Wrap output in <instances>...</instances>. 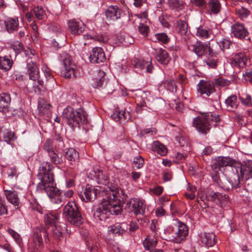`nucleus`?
<instances>
[{
  "label": "nucleus",
  "mask_w": 252,
  "mask_h": 252,
  "mask_svg": "<svg viewBox=\"0 0 252 252\" xmlns=\"http://www.w3.org/2000/svg\"><path fill=\"white\" fill-rule=\"evenodd\" d=\"M27 73L30 80L34 82L33 87L35 92H40L44 87V81L40 78L39 69L36 64L32 61H28L27 65Z\"/></svg>",
  "instance_id": "7"
},
{
  "label": "nucleus",
  "mask_w": 252,
  "mask_h": 252,
  "mask_svg": "<svg viewBox=\"0 0 252 252\" xmlns=\"http://www.w3.org/2000/svg\"><path fill=\"white\" fill-rule=\"evenodd\" d=\"M128 225L129 230L131 232H134L139 228L138 224L136 221H131Z\"/></svg>",
  "instance_id": "63"
},
{
  "label": "nucleus",
  "mask_w": 252,
  "mask_h": 252,
  "mask_svg": "<svg viewBox=\"0 0 252 252\" xmlns=\"http://www.w3.org/2000/svg\"><path fill=\"white\" fill-rule=\"evenodd\" d=\"M241 162L229 157H219L212 165V168L216 175L221 168L227 167L228 172H238L240 170Z\"/></svg>",
  "instance_id": "5"
},
{
  "label": "nucleus",
  "mask_w": 252,
  "mask_h": 252,
  "mask_svg": "<svg viewBox=\"0 0 252 252\" xmlns=\"http://www.w3.org/2000/svg\"><path fill=\"white\" fill-rule=\"evenodd\" d=\"M4 195H5L7 200L11 204H13L15 207L18 208L19 205V199L18 195L15 191L4 189Z\"/></svg>",
  "instance_id": "35"
},
{
  "label": "nucleus",
  "mask_w": 252,
  "mask_h": 252,
  "mask_svg": "<svg viewBox=\"0 0 252 252\" xmlns=\"http://www.w3.org/2000/svg\"><path fill=\"white\" fill-rule=\"evenodd\" d=\"M188 49L193 51L198 56H202L207 50H208L209 55L211 57H216L217 55L218 54L216 52H214L213 49L210 48L207 44L198 43L194 45H188Z\"/></svg>",
  "instance_id": "13"
},
{
  "label": "nucleus",
  "mask_w": 252,
  "mask_h": 252,
  "mask_svg": "<svg viewBox=\"0 0 252 252\" xmlns=\"http://www.w3.org/2000/svg\"><path fill=\"white\" fill-rule=\"evenodd\" d=\"M58 215L54 213H48L44 217V222L48 229L51 228V226L55 224H58L59 220Z\"/></svg>",
  "instance_id": "31"
},
{
  "label": "nucleus",
  "mask_w": 252,
  "mask_h": 252,
  "mask_svg": "<svg viewBox=\"0 0 252 252\" xmlns=\"http://www.w3.org/2000/svg\"><path fill=\"white\" fill-rule=\"evenodd\" d=\"M221 6L218 0H210L205 8L210 13L217 14L220 10Z\"/></svg>",
  "instance_id": "34"
},
{
  "label": "nucleus",
  "mask_w": 252,
  "mask_h": 252,
  "mask_svg": "<svg viewBox=\"0 0 252 252\" xmlns=\"http://www.w3.org/2000/svg\"><path fill=\"white\" fill-rule=\"evenodd\" d=\"M207 200L214 201L216 199L221 200L223 199V195L219 192H215L214 191H208L206 195Z\"/></svg>",
  "instance_id": "44"
},
{
  "label": "nucleus",
  "mask_w": 252,
  "mask_h": 252,
  "mask_svg": "<svg viewBox=\"0 0 252 252\" xmlns=\"http://www.w3.org/2000/svg\"><path fill=\"white\" fill-rule=\"evenodd\" d=\"M231 33L236 38L243 39L248 34L247 30L242 24L235 23L231 26Z\"/></svg>",
  "instance_id": "21"
},
{
  "label": "nucleus",
  "mask_w": 252,
  "mask_h": 252,
  "mask_svg": "<svg viewBox=\"0 0 252 252\" xmlns=\"http://www.w3.org/2000/svg\"><path fill=\"white\" fill-rule=\"evenodd\" d=\"M63 117L71 127H79L88 123V115L81 108L74 111L71 107H67L63 110Z\"/></svg>",
  "instance_id": "3"
},
{
  "label": "nucleus",
  "mask_w": 252,
  "mask_h": 252,
  "mask_svg": "<svg viewBox=\"0 0 252 252\" xmlns=\"http://www.w3.org/2000/svg\"><path fill=\"white\" fill-rule=\"evenodd\" d=\"M4 24L7 31L9 33H12L17 29L19 22L17 19L8 18L4 21Z\"/></svg>",
  "instance_id": "38"
},
{
  "label": "nucleus",
  "mask_w": 252,
  "mask_h": 252,
  "mask_svg": "<svg viewBox=\"0 0 252 252\" xmlns=\"http://www.w3.org/2000/svg\"><path fill=\"white\" fill-rule=\"evenodd\" d=\"M65 157L68 160L71 162H75L79 159V153L74 148H70L66 150L65 152Z\"/></svg>",
  "instance_id": "40"
},
{
  "label": "nucleus",
  "mask_w": 252,
  "mask_h": 252,
  "mask_svg": "<svg viewBox=\"0 0 252 252\" xmlns=\"http://www.w3.org/2000/svg\"><path fill=\"white\" fill-rule=\"evenodd\" d=\"M50 231L53 233V236L56 239H61L63 234L66 230V225L63 222H58V224L53 225Z\"/></svg>",
  "instance_id": "26"
},
{
  "label": "nucleus",
  "mask_w": 252,
  "mask_h": 252,
  "mask_svg": "<svg viewBox=\"0 0 252 252\" xmlns=\"http://www.w3.org/2000/svg\"><path fill=\"white\" fill-rule=\"evenodd\" d=\"M197 89L198 92L201 94H205L209 96L215 91L214 82L209 80H201L197 85Z\"/></svg>",
  "instance_id": "16"
},
{
  "label": "nucleus",
  "mask_w": 252,
  "mask_h": 252,
  "mask_svg": "<svg viewBox=\"0 0 252 252\" xmlns=\"http://www.w3.org/2000/svg\"><path fill=\"white\" fill-rule=\"evenodd\" d=\"M63 65L61 74L65 78H71L76 77L78 76L76 70V64L72 61V58L68 54H63Z\"/></svg>",
  "instance_id": "8"
},
{
  "label": "nucleus",
  "mask_w": 252,
  "mask_h": 252,
  "mask_svg": "<svg viewBox=\"0 0 252 252\" xmlns=\"http://www.w3.org/2000/svg\"><path fill=\"white\" fill-rule=\"evenodd\" d=\"M118 113L121 122H122L123 120H128L129 119L128 112H126L125 111H121L118 112Z\"/></svg>",
  "instance_id": "61"
},
{
  "label": "nucleus",
  "mask_w": 252,
  "mask_h": 252,
  "mask_svg": "<svg viewBox=\"0 0 252 252\" xmlns=\"http://www.w3.org/2000/svg\"><path fill=\"white\" fill-rule=\"evenodd\" d=\"M42 70L47 80L46 85L54 86L56 84V81L53 77L49 68L46 66H44L42 67Z\"/></svg>",
  "instance_id": "42"
},
{
  "label": "nucleus",
  "mask_w": 252,
  "mask_h": 252,
  "mask_svg": "<svg viewBox=\"0 0 252 252\" xmlns=\"http://www.w3.org/2000/svg\"><path fill=\"white\" fill-rule=\"evenodd\" d=\"M18 174L19 173L15 167H10L7 171V178L10 181L15 180L17 179Z\"/></svg>",
  "instance_id": "47"
},
{
  "label": "nucleus",
  "mask_w": 252,
  "mask_h": 252,
  "mask_svg": "<svg viewBox=\"0 0 252 252\" xmlns=\"http://www.w3.org/2000/svg\"><path fill=\"white\" fill-rule=\"evenodd\" d=\"M163 85L167 90L171 92L176 91V86L175 85V82L174 80H166L164 82Z\"/></svg>",
  "instance_id": "51"
},
{
  "label": "nucleus",
  "mask_w": 252,
  "mask_h": 252,
  "mask_svg": "<svg viewBox=\"0 0 252 252\" xmlns=\"http://www.w3.org/2000/svg\"><path fill=\"white\" fill-rule=\"evenodd\" d=\"M68 27L70 32L74 34H80L84 30V24L81 22H77L74 20L69 22Z\"/></svg>",
  "instance_id": "30"
},
{
  "label": "nucleus",
  "mask_w": 252,
  "mask_h": 252,
  "mask_svg": "<svg viewBox=\"0 0 252 252\" xmlns=\"http://www.w3.org/2000/svg\"><path fill=\"white\" fill-rule=\"evenodd\" d=\"M63 214L66 220L73 225L79 226L83 222V217L74 202H68L67 203L64 207Z\"/></svg>",
  "instance_id": "6"
},
{
  "label": "nucleus",
  "mask_w": 252,
  "mask_h": 252,
  "mask_svg": "<svg viewBox=\"0 0 252 252\" xmlns=\"http://www.w3.org/2000/svg\"><path fill=\"white\" fill-rule=\"evenodd\" d=\"M52 168L53 166L47 162L43 165L37 176L40 181L37 184V189L41 191H44L53 203L60 204L64 197L61 195V190L55 186Z\"/></svg>",
  "instance_id": "2"
},
{
  "label": "nucleus",
  "mask_w": 252,
  "mask_h": 252,
  "mask_svg": "<svg viewBox=\"0 0 252 252\" xmlns=\"http://www.w3.org/2000/svg\"><path fill=\"white\" fill-rule=\"evenodd\" d=\"M33 12L36 18L39 20H43L45 17V11L41 7L37 6L34 8Z\"/></svg>",
  "instance_id": "48"
},
{
  "label": "nucleus",
  "mask_w": 252,
  "mask_h": 252,
  "mask_svg": "<svg viewBox=\"0 0 252 252\" xmlns=\"http://www.w3.org/2000/svg\"><path fill=\"white\" fill-rule=\"evenodd\" d=\"M43 149L48 153L50 161L54 164H58L61 162L62 158L55 151L53 142L47 139L43 145Z\"/></svg>",
  "instance_id": "12"
},
{
  "label": "nucleus",
  "mask_w": 252,
  "mask_h": 252,
  "mask_svg": "<svg viewBox=\"0 0 252 252\" xmlns=\"http://www.w3.org/2000/svg\"><path fill=\"white\" fill-rule=\"evenodd\" d=\"M157 243V239L152 236H147L143 242V245L144 248L147 251L153 250Z\"/></svg>",
  "instance_id": "36"
},
{
  "label": "nucleus",
  "mask_w": 252,
  "mask_h": 252,
  "mask_svg": "<svg viewBox=\"0 0 252 252\" xmlns=\"http://www.w3.org/2000/svg\"><path fill=\"white\" fill-rule=\"evenodd\" d=\"M128 224L126 222L116 223L108 227L110 234L122 235L128 229Z\"/></svg>",
  "instance_id": "20"
},
{
  "label": "nucleus",
  "mask_w": 252,
  "mask_h": 252,
  "mask_svg": "<svg viewBox=\"0 0 252 252\" xmlns=\"http://www.w3.org/2000/svg\"><path fill=\"white\" fill-rule=\"evenodd\" d=\"M214 83L220 87H225L228 85L229 81L225 80L221 77H219L214 79Z\"/></svg>",
  "instance_id": "58"
},
{
  "label": "nucleus",
  "mask_w": 252,
  "mask_h": 252,
  "mask_svg": "<svg viewBox=\"0 0 252 252\" xmlns=\"http://www.w3.org/2000/svg\"><path fill=\"white\" fill-rule=\"evenodd\" d=\"M176 141L182 147L188 146V139L187 137L185 136L183 134L180 132L178 135L175 136Z\"/></svg>",
  "instance_id": "46"
},
{
  "label": "nucleus",
  "mask_w": 252,
  "mask_h": 252,
  "mask_svg": "<svg viewBox=\"0 0 252 252\" xmlns=\"http://www.w3.org/2000/svg\"><path fill=\"white\" fill-rule=\"evenodd\" d=\"M105 190L101 193L103 197L102 203L94 213L95 219L101 221L105 220L111 215H119L122 210L120 199L117 192L114 191V188L111 189L107 187Z\"/></svg>",
  "instance_id": "1"
},
{
  "label": "nucleus",
  "mask_w": 252,
  "mask_h": 252,
  "mask_svg": "<svg viewBox=\"0 0 252 252\" xmlns=\"http://www.w3.org/2000/svg\"><path fill=\"white\" fill-rule=\"evenodd\" d=\"M168 3L172 9L179 8L182 5V1L180 0H168Z\"/></svg>",
  "instance_id": "56"
},
{
  "label": "nucleus",
  "mask_w": 252,
  "mask_h": 252,
  "mask_svg": "<svg viewBox=\"0 0 252 252\" xmlns=\"http://www.w3.org/2000/svg\"><path fill=\"white\" fill-rule=\"evenodd\" d=\"M192 4L200 8L207 7V2L206 0H190Z\"/></svg>",
  "instance_id": "54"
},
{
  "label": "nucleus",
  "mask_w": 252,
  "mask_h": 252,
  "mask_svg": "<svg viewBox=\"0 0 252 252\" xmlns=\"http://www.w3.org/2000/svg\"><path fill=\"white\" fill-rule=\"evenodd\" d=\"M248 61V58L245 53L236 54L232 58L231 64L235 67L244 68Z\"/></svg>",
  "instance_id": "23"
},
{
  "label": "nucleus",
  "mask_w": 252,
  "mask_h": 252,
  "mask_svg": "<svg viewBox=\"0 0 252 252\" xmlns=\"http://www.w3.org/2000/svg\"><path fill=\"white\" fill-rule=\"evenodd\" d=\"M138 31L144 37L147 36L149 31V27L148 26L140 23L138 26Z\"/></svg>",
  "instance_id": "53"
},
{
  "label": "nucleus",
  "mask_w": 252,
  "mask_h": 252,
  "mask_svg": "<svg viewBox=\"0 0 252 252\" xmlns=\"http://www.w3.org/2000/svg\"><path fill=\"white\" fill-rule=\"evenodd\" d=\"M129 205L130 210L134 214L143 215L146 209V205L144 203L138 199H131L127 203Z\"/></svg>",
  "instance_id": "15"
},
{
  "label": "nucleus",
  "mask_w": 252,
  "mask_h": 252,
  "mask_svg": "<svg viewBox=\"0 0 252 252\" xmlns=\"http://www.w3.org/2000/svg\"><path fill=\"white\" fill-rule=\"evenodd\" d=\"M100 188L99 187L95 188L92 186H87L80 193L79 196L83 201H92L98 195H101L102 190H100Z\"/></svg>",
  "instance_id": "10"
},
{
  "label": "nucleus",
  "mask_w": 252,
  "mask_h": 252,
  "mask_svg": "<svg viewBox=\"0 0 252 252\" xmlns=\"http://www.w3.org/2000/svg\"><path fill=\"white\" fill-rule=\"evenodd\" d=\"M178 26V32L183 36L184 40L187 41L191 36L190 31L188 30L187 23L183 20L177 22Z\"/></svg>",
  "instance_id": "27"
},
{
  "label": "nucleus",
  "mask_w": 252,
  "mask_h": 252,
  "mask_svg": "<svg viewBox=\"0 0 252 252\" xmlns=\"http://www.w3.org/2000/svg\"><path fill=\"white\" fill-rule=\"evenodd\" d=\"M42 237L45 239V241L48 240V234L44 228L37 229L34 232L33 235V247L34 252H38L39 249L42 245Z\"/></svg>",
  "instance_id": "14"
},
{
  "label": "nucleus",
  "mask_w": 252,
  "mask_h": 252,
  "mask_svg": "<svg viewBox=\"0 0 252 252\" xmlns=\"http://www.w3.org/2000/svg\"><path fill=\"white\" fill-rule=\"evenodd\" d=\"M206 63L211 68L215 69L218 66V60L215 58H209L206 61Z\"/></svg>",
  "instance_id": "60"
},
{
  "label": "nucleus",
  "mask_w": 252,
  "mask_h": 252,
  "mask_svg": "<svg viewBox=\"0 0 252 252\" xmlns=\"http://www.w3.org/2000/svg\"><path fill=\"white\" fill-rule=\"evenodd\" d=\"M89 38L91 39H94V40H97L101 42H106L108 40V38L106 35H103L102 34L100 35H89Z\"/></svg>",
  "instance_id": "59"
},
{
  "label": "nucleus",
  "mask_w": 252,
  "mask_h": 252,
  "mask_svg": "<svg viewBox=\"0 0 252 252\" xmlns=\"http://www.w3.org/2000/svg\"><path fill=\"white\" fill-rule=\"evenodd\" d=\"M240 169L237 173L240 177L246 180L252 178V161H248L243 166L241 163Z\"/></svg>",
  "instance_id": "22"
},
{
  "label": "nucleus",
  "mask_w": 252,
  "mask_h": 252,
  "mask_svg": "<svg viewBox=\"0 0 252 252\" xmlns=\"http://www.w3.org/2000/svg\"><path fill=\"white\" fill-rule=\"evenodd\" d=\"M132 65L134 68L140 70L146 69V72L148 73H152L153 69L151 62L138 59H134L132 61Z\"/></svg>",
  "instance_id": "24"
},
{
  "label": "nucleus",
  "mask_w": 252,
  "mask_h": 252,
  "mask_svg": "<svg viewBox=\"0 0 252 252\" xmlns=\"http://www.w3.org/2000/svg\"><path fill=\"white\" fill-rule=\"evenodd\" d=\"M122 10L117 5H111L105 11V15L108 20L116 21L120 18Z\"/></svg>",
  "instance_id": "19"
},
{
  "label": "nucleus",
  "mask_w": 252,
  "mask_h": 252,
  "mask_svg": "<svg viewBox=\"0 0 252 252\" xmlns=\"http://www.w3.org/2000/svg\"><path fill=\"white\" fill-rule=\"evenodd\" d=\"M200 238L202 244L206 247H213L216 243L215 235L213 233H202Z\"/></svg>",
  "instance_id": "25"
},
{
  "label": "nucleus",
  "mask_w": 252,
  "mask_h": 252,
  "mask_svg": "<svg viewBox=\"0 0 252 252\" xmlns=\"http://www.w3.org/2000/svg\"><path fill=\"white\" fill-rule=\"evenodd\" d=\"M220 50L228 49L230 44V42L228 39L222 38L217 41Z\"/></svg>",
  "instance_id": "52"
},
{
  "label": "nucleus",
  "mask_w": 252,
  "mask_h": 252,
  "mask_svg": "<svg viewBox=\"0 0 252 252\" xmlns=\"http://www.w3.org/2000/svg\"><path fill=\"white\" fill-rule=\"evenodd\" d=\"M11 97L9 94L2 93L0 94V111L3 113L8 112Z\"/></svg>",
  "instance_id": "29"
},
{
  "label": "nucleus",
  "mask_w": 252,
  "mask_h": 252,
  "mask_svg": "<svg viewBox=\"0 0 252 252\" xmlns=\"http://www.w3.org/2000/svg\"><path fill=\"white\" fill-rule=\"evenodd\" d=\"M237 172H228L226 177L219 179L217 183L218 185L225 190H229L239 187L240 180Z\"/></svg>",
  "instance_id": "9"
},
{
  "label": "nucleus",
  "mask_w": 252,
  "mask_h": 252,
  "mask_svg": "<svg viewBox=\"0 0 252 252\" xmlns=\"http://www.w3.org/2000/svg\"><path fill=\"white\" fill-rule=\"evenodd\" d=\"M3 138L4 141L7 143H9L10 142L15 139V135L14 132L10 131H6L3 135Z\"/></svg>",
  "instance_id": "55"
},
{
  "label": "nucleus",
  "mask_w": 252,
  "mask_h": 252,
  "mask_svg": "<svg viewBox=\"0 0 252 252\" xmlns=\"http://www.w3.org/2000/svg\"><path fill=\"white\" fill-rule=\"evenodd\" d=\"M151 40L154 42H160L166 43L169 40V38L164 33H156L151 37Z\"/></svg>",
  "instance_id": "43"
},
{
  "label": "nucleus",
  "mask_w": 252,
  "mask_h": 252,
  "mask_svg": "<svg viewBox=\"0 0 252 252\" xmlns=\"http://www.w3.org/2000/svg\"><path fill=\"white\" fill-rule=\"evenodd\" d=\"M7 214V209L5 204V201L1 196H0V216L5 215Z\"/></svg>",
  "instance_id": "57"
},
{
  "label": "nucleus",
  "mask_w": 252,
  "mask_h": 252,
  "mask_svg": "<svg viewBox=\"0 0 252 252\" xmlns=\"http://www.w3.org/2000/svg\"><path fill=\"white\" fill-rule=\"evenodd\" d=\"M243 77L245 81L252 82V71L247 70L243 74Z\"/></svg>",
  "instance_id": "62"
},
{
  "label": "nucleus",
  "mask_w": 252,
  "mask_h": 252,
  "mask_svg": "<svg viewBox=\"0 0 252 252\" xmlns=\"http://www.w3.org/2000/svg\"><path fill=\"white\" fill-rule=\"evenodd\" d=\"M196 35L199 38L207 39L210 38L212 35V30L207 27L200 26L196 27Z\"/></svg>",
  "instance_id": "32"
},
{
  "label": "nucleus",
  "mask_w": 252,
  "mask_h": 252,
  "mask_svg": "<svg viewBox=\"0 0 252 252\" xmlns=\"http://www.w3.org/2000/svg\"><path fill=\"white\" fill-rule=\"evenodd\" d=\"M50 108V105L44 102H40L38 105L39 113L45 114H48Z\"/></svg>",
  "instance_id": "49"
},
{
  "label": "nucleus",
  "mask_w": 252,
  "mask_h": 252,
  "mask_svg": "<svg viewBox=\"0 0 252 252\" xmlns=\"http://www.w3.org/2000/svg\"><path fill=\"white\" fill-rule=\"evenodd\" d=\"M144 163V158L141 156L138 155L134 158L132 166L133 168L139 169L143 166Z\"/></svg>",
  "instance_id": "45"
},
{
  "label": "nucleus",
  "mask_w": 252,
  "mask_h": 252,
  "mask_svg": "<svg viewBox=\"0 0 252 252\" xmlns=\"http://www.w3.org/2000/svg\"><path fill=\"white\" fill-rule=\"evenodd\" d=\"M188 234L187 226L182 222L178 223L177 231H176L173 237L174 241L177 243H180L183 241Z\"/></svg>",
  "instance_id": "17"
},
{
  "label": "nucleus",
  "mask_w": 252,
  "mask_h": 252,
  "mask_svg": "<svg viewBox=\"0 0 252 252\" xmlns=\"http://www.w3.org/2000/svg\"><path fill=\"white\" fill-rule=\"evenodd\" d=\"M226 109L229 111L237 107L238 102L235 95H231L225 100Z\"/></svg>",
  "instance_id": "41"
},
{
  "label": "nucleus",
  "mask_w": 252,
  "mask_h": 252,
  "mask_svg": "<svg viewBox=\"0 0 252 252\" xmlns=\"http://www.w3.org/2000/svg\"><path fill=\"white\" fill-rule=\"evenodd\" d=\"M152 150L160 156H164L167 153L165 146L158 141H154L152 144Z\"/></svg>",
  "instance_id": "39"
},
{
  "label": "nucleus",
  "mask_w": 252,
  "mask_h": 252,
  "mask_svg": "<svg viewBox=\"0 0 252 252\" xmlns=\"http://www.w3.org/2000/svg\"><path fill=\"white\" fill-rule=\"evenodd\" d=\"M156 58L161 64L166 65L170 61V58L166 51L159 49L157 51Z\"/></svg>",
  "instance_id": "33"
},
{
  "label": "nucleus",
  "mask_w": 252,
  "mask_h": 252,
  "mask_svg": "<svg viewBox=\"0 0 252 252\" xmlns=\"http://www.w3.org/2000/svg\"><path fill=\"white\" fill-rule=\"evenodd\" d=\"M220 121L219 116L213 113H210L207 115H203L195 118L192 122V126L199 132L206 134L210 130L213 123L214 126Z\"/></svg>",
  "instance_id": "4"
},
{
  "label": "nucleus",
  "mask_w": 252,
  "mask_h": 252,
  "mask_svg": "<svg viewBox=\"0 0 252 252\" xmlns=\"http://www.w3.org/2000/svg\"><path fill=\"white\" fill-rule=\"evenodd\" d=\"M89 174L91 178L94 180H95L98 184H101L105 186L104 189L102 190V192L105 191V188H107V187H109L111 189L114 188V191L117 192V188L115 187H111L108 185V177L106 172H103L102 170L100 169L94 168L90 171Z\"/></svg>",
  "instance_id": "11"
},
{
  "label": "nucleus",
  "mask_w": 252,
  "mask_h": 252,
  "mask_svg": "<svg viewBox=\"0 0 252 252\" xmlns=\"http://www.w3.org/2000/svg\"><path fill=\"white\" fill-rule=\"evenodd\" d=\"M242 102L245 105H249L251 103V97L249 95H247L245 98H241Z\"/></svg>",
  "instance_id": "64"
},
{
  "label": "nucleus",
  "mask_w": 252,
  "mask_h": 252,
  "mask_svg": "<svg viewBox=\"0 0 252 252\" xmlns=\"http://www.w3.org/2000/svg\"><path fill=\"white\" fill-rule=\"evenodd\" d=\"M236 13L241 19L247 18L250 13V11L244 7L237 9Z\"/></svg>",
  "instance_id": "50"
},
{
  "label": "nucleus",
  "mask_w": 252,
  "mask_h": 252,
  "mask_svg": "<svg viewBox=\"0 0 252 252\" xmlns=\"http://www.w3.org/2000/svg\"><path fill=\"white\" fill-rule=\"evenodd\" d=\"M105 72L101 70H96L94 72L92 85L94 88L101 87L104 83Z\"/></svg>",
  "instance_id": "28"
},
{
  "label": "nucleus",
  "mask_w": 252,
  "mask_h": 252,
  "mask_svg": "<svg viewBox=\"0 0 252 252\" xmlns=\"http://www.w3.org/2000/svg\"><path fill=\"white\" fill-rule=\"evenodd\" d=\"M90 60L92 63H99L103 62L106 60V57L102 48H94L90 55Z\"/></svg>",
  "instance_id": "18"
},
{
  "label": "nucleus",
  "mask_w": 252,
  "mask_h": 252,
  "mask_svg": "<svg viewBox=\"0 0 252 252\" xmlns=\"http://www.w3.org/2000/svg\"><path fill=\"white\" fill-rule=\"evenodd\" d=\"M12 63L10 57H0V68L3 71L9 70L11 68Z\"/></svg>",
  "instance_id": "37"
}]
</instances>
